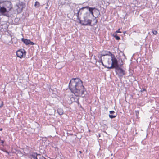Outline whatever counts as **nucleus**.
Returning a JSON list of instances; mask_svg holds the SVG:
<instances>
[{
    "mask_svg": "<svg viewBox=\"0 0 159 159\" xmlns=\"http://www.w3.org/2000/svg\"><path fill=\"white\" fill-rule=\"evenodd\" d=\"M152 33L153 34H154L155 35H156L157 33V31H156V30H154V31H152Z\"/></svg>",
    "mask_w": 159,
    "mask_h": 159,
    "instance_id": "obj_18",
    "label": "nucleus"
},
{
    "mask_svg": "<svg viewBox=\"0 0 159 159\" xmlns=\"http://www.w3.org/2000/svg\"><path fill=\"white\" fill-rule=\"evenodd\" d=\"M94 12H95L97 14L96 15V16H97V17H98V16L99 15H100L99 11L97 9L95 10L94 11Z\"/></svg>",
    "mask_w": 159,
    "mask_h": 159,
    "instance_id": "obj_14",
    "label": "nucleus"
},
{
    "mask_svg": "<svg viewBox=\"0 0 159 159\" xmlns=\"http://www.w3.org/2000/svg\"><path fill=\"white\" fill-rule=\"evenodd\" d=\"M120 29H118V30L116 31V32L115 33H121V32L120 31Z\"/></svg>",
    "mask_w": 159,
    "mask_h": 159,
    "instance_id": "obj_19",
    "label": "nucleus"
},
{
    "mask_svg": "<svg viewBox=\"0 0 159 159\" xmlns=\"http://www.w3.org/2000/svg\"><path fill=\"white\" fill-rule=\"evenodd\" d=\"M21 40L26 45L30 44V40L24 39V38H22L21 39Z\"/></svg>",
    "mask_w": 159,
    "mask_h": 159,
    "instance_id": "obj_11",
    "label": "nucleus"
},
{
    "mask_svg": "<svg viewBox=\"0 0 159 159\" xmlns=\"http://www.w3.org/2000/svg\"><path fill=\"white\" fill-rule=\"evenodd\" d=\"M45 159H46L45 158Z\"/></svg>",
    "mask_w": 159,
    "mask_h": 159,
    "instance_id": "obj_29",
    "label": "nucleus"
},
{
    "mask_svg": "<svg viewBox=\"0 0 159 159\" xmlns=\"http://www.w3.org/2000/svg\"><path fill=\"white\" fill-rule=\"evenodd\" d=\"M4 143V141H1V143Z\"/></svg>",
    "mask_w": 159,
    "mask_h": 159,
    "instance_id": "obj_25",
    "label": "nucleus"
},
{
    "mask_svg": "<svg viewBox=\"0 0 159 159\" xmlns=\"http://www.w3.org/2000/svg\"><path fill=\"white\" fill-rule=\"evenodd\" d=\"M3 6L5 7L6 8L8 9V10L9 11H10L12 7L11 2L9 1L6 2L4 3V6Z\"/></svg>",
    "mask_w": 159,
    "mask_h": 159,
    "instance_id": "obj_8",
    "label": "nucleus"
},
{
    "mask_svg": "<svg viewBox=\"0 0 159 159\" xmlns=\"http://www.w3.org/2000/svg\"><path fill=\"white\" fill-rule=\"evenodd\" d=\"M2 128L0 129V131H2Z\"/></svg>",
    "mask_w": 159,
    "mask_h": 159,
    "instance_id": "obj_26",
    "label": "nucleus"
},
{
    "mask_svg": "<svg viewBox=\"0 0 159 159\" xmlns=\"http://www.w3.org/2000/svg\"><path fill=\"white\" fill-rule=\"evenodd\" d=\"M107 63L109 65H110V66H111V61L109 60L107 61Z\"/></svg>",
    "mask_w": 159,
    "mask_h": 159,
    "instance_id": "obj_17",
    "label": "nucleus"
},
{
    "mask_svg": "<svg viewBox=\"0 0 159 159\" xmlns=\"http://www.w3.org/2000/svg\"><path fill=\"white\" fill-rule=\"evenodd\" d=\"M71 101L73 102H78V98H74V97H72L70 98Z\"/></svg>",
    "mask_w": 159,
    "mask_h": 159,
    "instance_id": "obj_13",
    "label": "nucleus"
},
{
    "mask_svg": "<svg viewBox=\"0 0 159 159\" xmlns=\"http://www.w3.org/2000/svg\"><path fill=\"white\" fill-rule=\"evenodd\" d=\"M70 89L76 96L85 97L87 93L83 83L79 78L72 79L69 83Z\"/></svg>",
    "mask_w": 159,
    "mask_h": 159,
    "instance_id": "obj_1",
    "label": "nucleus"
},
{
    "mask_svg": "<svg viewBox=\"0 0 159 159\" xmlns=\"http://www.w3.org/2000/svg\"><path fill=\"white\" fill-rule=\"evenodd\" d=\"M146 90L145 89H143V90H141V92H143V91H145Z\"/></svg>",
    "mask_w": 159,
    "mask_h": 159,
    "instance_id": "obj_21",
    "label": "nucleus"
},
{
    "mask_svg": "<svg viewBox=\"0 0 159 159\" xmlns=\"http://www.w3.org/2000/svg\"><path fill=\"white\" fill-rule=\"evenodd\" d=\"M110 113L111 114L109 115V117L111 119L114 118L116 116V114L113 111H110Z\"/></svg>",
    "mask_w": 159,
    "mask_h": 159,
    "instance_id": "obj_10",
    "label": "nucleus"
},
{
    "mask_svg": "<svg viewBox=\"0 0 159 159\" xmlns=\"http://www.w3.org/2000/svg\"><path fill=\"white\" fill-rule=\"evenodd\" d=\"M34 6L35 7H38L40 6V3L37 1L35 2Z\"/></svg>",
    "mask_w": 159,
    "mask_h": 159,
    "instance_id": "obj_16",
    "label": "nucleus"
},
{
    "mask_svg": "<svg viewBox=\"0 0 159 159\" xmlns=\"http://www.w3.org/2000/svg\"><path fill=\"white\" fill-rule=\"evenodd\" d=\"M108 53L110 55L111 57V64L110 66H107V65H105V67L109 69H112L114 68H116L119 66L117 60L115 57L114 55L113 54L110 52H109Z\"/></svg>",
    "mask_w": 159,
    "mask_h": 159,
    "instance_id": "obj_3",
    "label": "nucleus"
},
{
    "mask_svg": "<svg viewBox=\"0 0 159 159\" xmlns=\"http://www.w3.org/2000/svg\"><path fill=\"white\" fill-rule=\"evenodd\" d=\"M57 113L59 115H61L63 113V110L61 108H58L57 110Z\"/></svg>",
    "mask_w": 159,
    "mask_h": 159,
    "instance_id": "obj_12",
    "label": "nucleus"
},
{
    "mask_svg": "<svg viewBox=\"0 0 159 159\" xmlns=\"http://www.w3.org/2000/svg\"><path fill=\"white\" fill-rule=\"evenodd\" d=\"M97 22V20H95V23H96Z\"/></svg>",
    "mask_w": 159,
    "mask_h": 159,
    "instance_id": "obj_24",
    "label": "nucleus"
},
{
    "mask_svg": "<svg viewBox=\"0 0 159 159\" xmlns=\"http://www.w3.org/2000/svg\"><path fill=\"white\" fill-rule=\"evenodd\" d=\"M125 32H124V34H125Z\"/></svg>",
    "mask_w": 159,
    "mask_h": 159,
    "instance_id": "obj_28",
    "label": "nucleus"
},
{
    "mask_svg": "<svg viewBox=\"0 0 159 159\" xmlns=\"http://www.w3.org/2000/svg\"><path fill=\"white\" fill-rule=\"evenodd\" d=\"M30 44L31 45H33L34 44V43L32 42H31L30 41Z\"/></svg>",
    "mask_w": 159,
    "mask_h": 159,
    "instance_id": "obj_20",
    "label": "nucleus"
},
{
    "mask_svg": "<svg viewBox=\"0 0 159 159\" xmlns=\"http://www.w3.org/2000/svg\"><path fill=\"white\" fill-rule=\"evenodd\" d=\"M79 152L80 153H82V152H81V151H80Z\"/></svg>",
    "mask_w": 159,
    "mask_h": 159,
    "instance_id": "obj_27",
    "label": "nucleus"
},
{
    "mask_svg": "<svg viewBox=\"0 0 159 159\" xmlns=\"http://www.w3.org/2000/svg\"><path fill=\"white\" fill-rule=\"evenodd\" d=\"M113 36L115 37L116 39L117 40H119L120 39V38L117 35V34L116 33H114Z\"/></svg>",
    "mask_w": 159,
    "mask_h": 159,
    "instance_id": "obj_15",
    "label": "nucleus"
},
{
    "mask_svg": "<svg viewBox=\"0 0 159 159\" xmlns=\"http://www.w3.org/2000/svg\"><path fill=\"white\" fill-rule=\"evenodd\" d=\"M32 158L33 159H45V157L40 154L34 153L31 155Z\"/></svg>",
    "mask_w": 159,
    "mask_h": 159,
    "instance_id": "obj_5",
    "label": "nucleus"
},
{
    "mask_svg": "<svg viewBox=\"0 0 159 159\" xmlns=\"http://www.w3.org/2000/svg\"><path fill=\"white\" fill-rule=\"evenodd\" d=\"M94 9L93 8L87 6L82 7L78 11L77 16L81 24L86 26L91 25L92 20L89 19V17L90 14L95 17L93 12Z\"/></svg>",
    "mask_w": 159,
    "mask_h": 159,
    "instance_id": "obj_2",
    "label": "nucleus"
},
{
    "mask_svg": "<svg viewBox=\"0 0 159 159\" xmlns=\"http://www.w3.org/2000/svg\"><path fill=\"white\" fill-rule=\"evenodd\" d=\"M2 103H2V105H1V106H0V107H2V105H3Z\"/></svg>",
    "mask_w": 159,
    "mask_h": 159,
    "instance_id": "obj_23",
    "label": "nucleus"
},
{
    "mask_svg": "<svg viewBox=\"0 0 159 159\" xmlns=\"http://www.w3.org/2000/svg\"><path fill=\"white\" fill-rule=\"evenodd\" d=\"M116 69V72L119 76H122L125 75V71L121 68H119V66Z\"/></svg>",
    "mask_w": 159,
    "mask_h": 159,
    "instance_id": "obj_6",
    "label": "nucleus"
},
{
    "mask_svg": "<svg viewBox=\"0 0 159 159\" xmlns=\"http://www.w3.org/2000/svg\"><path fill=\"white\" fill-rule=\"evenodd\" d=\"M101 63H102V65H103V66H104V64H103V63L102 61V60H101Z\"/></svg>",
    "mask_w": 159,
    "mask_h": 159,
    "instance_id": "obj_22",
    "label": "nucleus"
},
{
    "mask_svg": "<svg viewBox=\"0 0 159 159\" xmlns=\"http://www.w3.org/2000/svg\"><path fill=\"white\" fill-rule=\"evenodd\" d=\"M16 7H17L16 9L18 11L20 12L22 11L23 6L22 4L18 3L16 5Z\"/></svg>",
    "mask_w": 159,
    "mask_h": 159,
    "instance_id": "obj_9",
    "label": "nucleus"
},
{
    "mask_svg": "<svg viewBox=\"0 0 159 159\" xmlns=\"http://www.w3.org/2000/svg\"><path fill=\"white\" fill-rule=\"evenodd\" d=\"M25 51L24 49L18 50L16 52L17 56L20 58L24 57L25 56Z\"/></svg>",
    "mask_w": 159,
    "mask_h": 159,
    "instance_id": "obj_4",
    "label": "nucleus"
},
{
    "mask_svg": "<svg viewBox=\"0 0 159 159\" xmlns=\"http://www.w3.org/2000/svg\"><path fill=\"white\" fill-rule=\"evenodd\" d=\"M3 2V1H0V13L2 15H5V13L7 11V10L5 7L2 6L1 4Z\"/></svg>",
    "mask_w": 159,
    "mask_h": 159,
    "instance_id": "obj_7",
    "label": "nucleus"
}]
</instances>
